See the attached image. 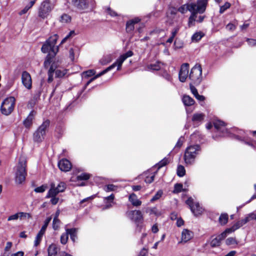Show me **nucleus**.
<instances>
[{
  "instance_id": "16",
  "label": "nucleus",
  "mask_w": 256,
  "mask_h": 256,
  "mask_svg": "<svg viewBox=\"0 0 256 256\" xmlns=\"http://www.w3.org/2000/svg\"><path fill=\"white\" fill-rule=\"evenodd\" d=\"M214 125L218 131L221 133V136H226L227 135L228 132L227 129L225 127L224 122L220 120H217L214 121Z\"/></svg>"
},
{
  "instance_id": "20",
  "label": "nucleus",
  "mask_w": 256,
  "mask_h": 256,
  "mask_svg": "<svg viewBox=\"0 0 256 256\" xmlns=\"http://www.w3.org/2000/svg\"><path fill=\"white\" fill-rule=\"evenodd\" d=\"M193 232L187 229H184L182 232V240L178 243L184 242H186L192 238Z\"/></svg>"
},
{
  "instance_id": "13",
  "label": "nucleus",
  "mask_w": 256,
  "mask_h": 256,
  "mask_svg": "<svg viewBox=\"0 0 256 256\" xmlns=\"http://www.w3.org/2000/svg\"><path fill=\"white\" fill-rule=\"evenodd\" d=\"M127 216L136 224L142 223L143 221V216L140 210H131L126 212Z\"/></svg>"
},
{
  "instance_id": "25",
  "label": "nucleus",
  "mask_w": 256,
  "mask_h": 256,
  "mask_svg": "<svg viewBox=\"0 0 256 256\" xmlns=\"http://www.w3.org/2000/svg\"><path fill=\"white\" fill-rule=\"evenodd\" d=\"M116 66V64H113L110 66L106 68L100 72L99 74H97L96 76H94L93 78H91L88 82L87 84H88L91 82H92L93 80L99 78L100 76H102V75L106 74L108 71L112 70L114 68H115Z\"/></svg>"
},
{
  "instance_id": "42",
  "label": "nucleus",
  "mask_w": 256,
  "mask_h": 256,
  "mask_svg": "<svg viewBox=\"0 0 256 256\" xmlns=\"http://www.w3.org/2000/svg\"><path fill=\"white\" fill-rule=\"evenodd\" d=\"M60 221L58 218H54L52 221V228L54 230H58L60 228Z\"/></svg>"
},
{
  "instance_id": "48",
  "label": "nucleus",
  "mask_w": 256,
  "mask_h": 256,
  "mask_svg": "<svg viewBox=\"0 0 256 256\" xmlns=\"http://www.w3.org/2000/svg\"><path fill=\"white\" fill-rule=\"evenodd\" d=\"M90 174L86 173H82L77 176L78 180H87L90 178Z\"/></svg>"
},
{
  "instance_id": "1",
  "label": "nucleus",
  "mask_w": 256,
  "mask_h": 256,
  "mask_svg": "<svg viewBox=\"0 0 256 256\" xmlns=\"http://www.w3.org/2000/svg\"><path fill=\"white\" fill-rule=\"evenodd\" d=\"M26 160L24 156L20 157L18 163L16 166L15 181L18 184H22L26 180L27 174L26 171Z\"/></svg>"
},
{
  "instance_id": "53",
  "label": "nucleus",
  "mask_w": 256,
  "mask_h": 256,
  "mask_svg": "<svg viewBox=\"0 0 256 256\" xmlns=\"http://www.w3.org/2000/svg\"><path fill=\"white\" fill-rule=\"evenodd\" d=\"M46 198H51L50 202L54 205H56V204H57L59 200V198L56 197V196H48V194H47Z\"/></svg>"
},
{
  "instance_id": "6",
  "label": "nucleus",
  "mask_w": 256,
  "mask_h": 256,
  "mask_svg": "<svg viewBox=\"0 0 256 256\" xmlns=\"http://www.w3.org/2000/svg\"><path fill=\"white\" fill-rule=\"evenodd\" d=\"M189 78L196 85L199 84L202 80V68L200 64H196L191 70Z\"/></svg>"
},
{
  "instance_id": "44",
  "label": "nucleus",
  "mask_w": 256,
  "mask_h": 256,
  "mask_svg": "<svg viewBox=\"0 0 256 256\" xmlns=\"http://www.w3.org/2000/svg\"><path fill=\"white\" fill-rule=\"evenodd\" d=\"M19 218L20 220L26 219V218H32V216L30 213L24 212H18Z\"/></svg>"
},
{
  "instance_id": "8",
  "label": "nucleus",
  "mask_w": 256,
  "mask_h": 256,
  "mask_svg": "<svg viewBox=\"0 0 256 256\" xmlns=\"http://www.w3.org/2000/svg\"><path fill=\"white\" fill-rule=\"evenodd\" d=\"M72 5L80 10H85L94 6V0H72Z\"/></svg>"
},
{
  "instance_id": "49",
  "label": "nucleus",
  "mask_w": 256,
  "mask_h": 256,
  "mask_svg": "<svg viewBox=\"0 0 256 256\" xmlns=\"http://www.w3.org/2000/svg\"><path fill=\"white\" fill-rule=\"evenodd\" d=\"M116 188V186L112 184H110L106 186L104 188V190L106 192H109L114 190Z\"/></svg>"
},
{
  "instance_id": "46",
  "label": "nucleus",
  "mask_w": 256,
  "mask_h": 256,
  "mask_svg": "<svg viewBox=\"0 0 256 256\" xmlns=\"http://www.w3.org/2000/svg\"><path fill=\"white\" fill-rule=\"evenodd\" d=\"M68 232L66 231V233L62 234L60 236V242L62 244H65L68 242Z\"/></svg>"
},
{
  "instance_id": "30",
  "label": "nucleus",
  "mask_w": 256,
  "mask_h": 256,
  "mask_svg": "<svg viewBox=\"0 0 256 256\" xmlns=\"http://www.w3.org/2000/svg\"><path fill=\"white\" fill-rule=\"evenodd\" d=\"M226 244L227 246H231L232 248H234L238 244V242L235 238L230 237L226 240Z\"/></svg>"
},
{
  "instance_id": "50",
  "label": "nucleus",
  "mask_w": 256,
  "mask_h": 256,
  "mask_svg": "<svg viewBox=\"0 0 256 256\" xmlns=\"http://www.w3.org/2000/svg\"><path fill=\"white\" fill-rule=\"evenodd\" d=\"M168 163V160L166 158H164L161 161H160L158 164L157 166H158V169H160V168L165 166Z\"/></svg>"
},
{
  "instance_id": "43",
  "label": "nucleus",
  "mask_w": 256,
  "mask_h": 256,
  "mask_svg": "<svg viewBox=\"0 0 256 256\" xmlns=\"http://www.w3.org/2000/svg\"><path fill=\"white\" fill-rule=\"evenodd\" d=\"M134 24L132 21H128L126 24V30L128 32H131L134 28Z\"/></svg>"
},
{
  "instance_id": "9",
  "label": "nucleus",
  "mask_w": 256,
  "mask_h": 256,
  "mask_svg": "<svg viewBox=\"0 0 256 256\" xmlns=\"http://www.w3.org/2000/svg\"><path fill=\"white\" fill-rule=\"evenodd\" d=\"M66 188L65 182H61L56 186L54 183H52L50 188L48 192V196H56L60 192H64Z\"/></svg>"
},
{
  "instance_id": "51",
  "label": "nucleus",
  "mask_w": 256,
  "mask_h": 256,
  "mask_svg": "<svg viewBox=\"0 0 256 256\" xmlns=\"http://www.w3.org/2000/svg\"><path fill=\"white\" fill-rule=\"evenodd\" d=\"M230 6V4L226 2L224 6H222L220 8V13L222 14Z\"/></svg>"
},
{
  "instance_id": "21",
  "label": "nucleus",
  "mask_w": 256,
  "mask_h": 256,
  "mask_svg": "<svg viewBox=\"0 0 256 256\" xmlns=\"http://www.w3.org/2000/svg\"><path fill=\"white\" fill-rule=\"evenodd\" d=\"M35 114L36 112L34 110L31 111L27 118L24 120L23 124L26 128H30L32 126Z\"/></svg>"
},
{
  "instance_id": "63",
  "label": "nucleus",
  "mask_w": 256,
  "mask_h": 256,
  "mask_svg": "<svg viewBox=\"0 0 256 256\" xmlns=\"http://www.w3.org/2000/svg\"><path fill=\"white\" fill-rule=\"evenodd\" d=\"M84 74H85L86 76L90 77L94 74V70H88L86 72H84Z\"/></svg>"
},
{
  "instance_id": "61",
  "label": "nucleus",
  "mask_w": 256,
  "mask_h": 256,
  "mask_svg": "<svg viewBox=\"0 0 256 256\" xmlns=\"http://www.w3.org/2000/svg\"><path fill=\"white\" fill-rule=\"evenodd\" d=\"M69 54L70 60L73 61L74 60V50L72 48L70 49Z\"/></svg>"
},
{
  "instance_id": "23",
  "label": "nucleus",
  "mask_w": 256,
  "mask_h": 256,
  "mask_svg": "<svg viewBox=\"0 0 256 256\" xmlns=\"http://www.w3.org/2000/svg\"><path fill=\"white\" fill-rule=\"evenodd\" d=\"M194 6L192 4V2L183 4L178 8V11L182 14H185L188 10L192 12H194Z\"/></svg>"
},
{
  "instance_id": "38",
  "label": "nucleus",
  "mask_w": 256,
  "mask_h": 256,
  "mask_svg": "<svg viewBox=\"0 0 256 256\" xmlns=\"http://www.w3.org/2000/svg\"><path fill=\"white\" fill-rule=\"evenodd\" d=\"M219 222L222 225L226 224L228 220V215L226 214H222L219 218Z\"/></svg>"
},
{
  "instance_id": "3",
  "label": "nucleus",
  "mask_w": 256,
  "mask_h": 256,
  "mask_svg": "<svg viewBox=\"0 0 256 256\" xmlns=\"http://www.w3.org/2000/svg\"><path fill=\"white\" fill-rule=\"evenodd\" d=\"M201 151V148L198 144H194L188 146L185 151L184 160L186 164H192L195 158Z\"/></svg>"
},
{
  "instance_id": "57",
  "label": "nucleus",
  "mask_w": 256,
  "mask_h": 256,
  "mask_svg": "<svg viewBox=\"0 0 256 256\" xmlns=\"http://www.w3.org/2000/svg\"><path fill=\"white\" fill-rule=\"evenodd\" d=\"M42 236L37 234L34 240V246H37L40 244L42 240Z\"/></svg>"
},
{
  "instance_id": "24",
  "label": "nucleus",
  "mask_w": 256,
  "mask_h": 256,
  "mask_svg": "<svg viewBox=\"0 0 256 256\" xmlns=\"http://www.w3.org/2000/svg\"><path fill=\"white\" fill-rule=\"evenodd\" d=\"M128 200L134 206H138L142 204V202L138 198L134 193H132L129 196Z\"/></svg>"
},
{
  "instance_id": "19",
  "label": "nucleus",
  "mask_w": 256,
  "mask_h": 256,
  "mask_svg": "<svg viewBox=\"0 0 256 256\" xmlns=\"http://www.w3.org/2000/svg\"><path fill=\"white\" fill-rule=\"evenodd\" d=\"M204 118L205 115L202 113H195L192 116V120L194 126H198L202 122Z\"/></svg>"
},
{
  "instance_id": "56",
  "label": "nucleus",
  "mask_w": 256,
  "mask_h": 256,
  "mask_svg": "<svg viewBox=\"0 0 256 256\" xmlns=\"http://www.w3.org/2000/svg\"><path fill=\"white\" fill-rule=\"evenodd\" d=\"M244 143L252 147V148L256 149V141L250 140V141H244Z\"/></svg>"
},
{
  "instance_id": "27",
  "label": "nucleus",
  "mask_w": 256,
  "mask_h": 256,
  "mask_svg": "<svg viewBox=\"0 0 256 256\" xmlns=\"http://www.w3.org/2000/svg\"><path fill=\"white\" fill-rule=\"evenodd\" d=\"M242 226L243 224H242L241 220H239L234 224L231 228L226 229L225 231L228 234H229L234 232L236 230L238 229Z\"/></svg>"
},
{
  "instance_id": "31",
  "label": "nucleus",
  "mask_w": 256,
  "mask_h": 256,
  "mask_svg": "<svg viewBox=\"0 0 256 256\" xmlns=\"http://www.w3.org/2000/svg\"><path fill=\"white\" fill-rule=\"evenodd\" d=\"M112 60V55L108 54L104 56L102 58L100 59L99 62L102 65H106L111 62Z\"/></svg>"
},
{
  "instance_id": "60",
  "label": "nucleus",
  "mask_w": 256,
  "mask_h": 256,
  "mask_svg": "<svg viewBox=\"0 0 256 256\" xmlns=\"http://www.w3.org/2000/svg\"><path fill=\"white\" fill-rule=\"evenodd\" d=\"M248 43L251 46H256V40L254 39H248Z\"/></svg>"
},
{
  "instance_id": "59",
  "label": "nucleus",
  "mask_w": 256,
  "mask_h": 256,
  "mask_svg": "<svg viewBox=\"0 0 256 256\" xmlns=\"http://www.w3.org/2000/svg\"><path fill=\"white\" fill-rule=\"evenodd\" d=\"M226 28L227 30H229L232 31V30H234L236 29V26L233 24L229 23V24H228L226 25Z\"/></svg>"
},
{
  "instance_id": "36",
  "label": "nucleus",
  "mask_w": 256,
  "mask_h": 256,
  "mask_svg": "<svg viewBox=\"0 0 256 256\" xmlns=\"http://www.w3.org/2000/svg\"><path fill=\"white\" fill-rule=\"evenodd\" d=\"M204 34L201 32L194 33L192 36V42H197L199 41L203 36Z\"/></svg>"
},
{
  "instance_id": "28",
  "label": "nucleus",
  "mask_w": 256,
  "mask_h": 256,
  "mask_svg": "<svg viewBox=\"0 0 256 256\" xmlns=\"http://www.w3.org/2000/svg\"><path fill=\"white\" fill-rule=\"evenodd\" d=\"M198 12L196 11L192 12H191V14L188 18V27H192L194 26L195 24V22H196V18H197V14Z\"/></svg>"
},
{
  "instance_id": "37",
  "label": "nucleus",
  "mask_w": 256,
  "mask_h": 256,
  "mask_svg": "<svg viewBox=\"0 0 256 256\" xmlns=\"http://www.w3.org/2000/svg\"><path fill=\"white\" fill-rule=\"evenodd\" d=\"M54 58V56H52L51 55H47L45 60L44 62V66L46 68H48V67L50 65L52 59Z\"/></svg>"
},
{
  "instance_id": "55",
  "label": "nucleus",
  "mask_w": 256,
  "mask_h": 256,
  "mask_svg": "<svg viewBox=\"0 0 256 256\" xmlns=\"http://www.w3.org/2000/svg\"><path fill=\"white\" fill-rule=\"evenodd\" d=\"M19 218L18 212H17L14 214L11 215L8 218V221L16 220Z\"/></svg>"
},
{
  "instance_id": "52",
  "label": "nucleus",
  "mask_w": 256,
  "mask_h": 256,
  "mask_svg": "<svg viewBox=\"0 0 256 256\" xmlns=\"http://www.w3.org/2000/svg\"><path fill=\"white\" fill-rule=\"evenodd\" d=\"M51 220H52V217L51 216L47 218L45 220L44 222V225L42 226V228H41L46 230V228H47L49 223L51 221Z\"/></svg>"
},
{
  "instance_id": "11",
  "label": "nucleus",
  "mask_w": 256,
  "mask_h": 256,
  "mask_svg": "<svg viewBox=\"0 0 256 256\" xmlns=\"http://www.w3.org/2000/svg\"><path fill=\"white\" fill-rule=\"evenodd\" d=\"M228 235V234L224 230L215 237L214 236H212L209 241L210 246L212 248L220 246L221 245L222 240H223Z\"/></svg>"
},
{
  "instance_id": "58",
  "label": "nucleus",
  "mask_w": 256,
  "mask_h": 256,
  "mask_svg": "<svg viewBox=\"0 0 256 256\" xmlns=\"http://www.w3.org/2000/svg\"><path fill=\"white\" fill-rule=\"evenodd\" d=\"M155 174H152L150 176H146L145 178V182L147 184H150L154 180Z\"/></svg>"
},
{
  "instance_id": "14",
  "label": "nucleus",
  "mask_w": 256,
  "mask_h": 256,
  "mask_svg": "<svg viewBox=\"0 0 256 256\" xmlns=\"http://www.w3.org/2000/svg\"><path fill=\"white\" fill-rule=\"evenodd\" d=\"M189 70V64L188 63L183 64L179 72V80L181 82H186L187 78L188 77Z\"/></svg>"
},
{
  "instance_id": "41",
  "label": "nucleus",
  "mask_w": 256,
  "mask_h": 256,
  "mask_svg": "<svg viewBox=\"0 0 256 256\" xmlns=\"http://www.w3.org/2000/svg\"><path fill=\"white\" fill-rule=\"evenodd\" d=\"M60 21L63 23H68L71 21V17L67 14H63L60 18Z\"/></svg>"
},
{
  "instance_id": "47",
  "label": "nucleus",
  "mask_w": 256,
  "mask_h": 256,
  "mask_svg": "<svg viewBox=\"0 0 256 256\" xmlns=\"http://www.w3.org/2000/svg\"><path fill=\"white\" fill-rule=\"evenodd\" d=\"M162 190H158V192H157L155 194V195L151 199L150 202H154L158 200L162 196Z\"/></svg>"
},
{
  "instance_id": "62",
  "label": "nucleus",
  "mask_w": 256,
  "mask_h": 256,
  "mask_svg": "<svg viewBox=\"0 0 256 256\" xmlns=\"http://www.w3.org/2000/svg\"><path fill=\"white\" fill-rule=\"evenodd\" d=\"M190 89L191 92L194 95V96H195L198 94L196 88L194 86H192L191 84H190Z\"/></svg>"
},
{
  "instance_id": "10",
  "label": "nucleus",
  "mask_w": 256,
  "mask_h": 256,
  "mask_svg": "<svg viewBox=\"0 0 256 256\" xmlns=\"http://www.w3.org/2000/svg\"><path fill=\"white\" fill-rule=\"evenodd\" d=\"M186 204L189 206L194 216H197L202 213L204 208L200 206L198 202H194L192 197H190L186 200Z\"/></svg>"
},
{
  "instance_id": "45",
  "label": "nucleus",
  "mask_w": 256,
  "mask_h": 256,
  "mask_svg": "<svg viewBox=\"0 0 256 256\" xmlns=\"http://www.w3.org/2000/svg\"><path fill=\"white\" fill-rule=\"evenodd\" d=\"M182 191V184H175L173 192L177 194L181 192Z\"/></svg>"
},
{
  "instance_id": "54",
  "label": "nucleus",
  "mask_w": 256,
  "mask_h": 256,
  "mask_svg": "<svg viewBox=\"0 0 256 256\" xmlns=\"http://www.w3.org/2000/svg\"><path fill=\"white\" fill-rule=\"evenodd\" d=\"M46 186H44V185H42V186H40L36 188L34 190V191L36 192H37V193H38V192L42 193V192H44L46 190Z\"/></svg>"
},
{
  "instance_id": "5",
  "label": "nucleus",
  "mask_w": 256,
  "mask_h": 256,
  "mask_svg": "<svg viewBox=\"0 0 256 256\" xmlns=\"http://www.w3.org/2000/svg\"><path fill=\"white\" fill-rule=\"evenodd\" d=\"M15 104L16 98L14 96H10L5 98L0 106L2 114L5 116L10 115L13 112Z\"/></svg>"
},
{
  "instance_id": "40",
  "label": "nucleus",
  "mask_w": 256,
  "mask_h": 256,
  "mask_svg": "<svg viewBox=\"0 0 256 256\" xmlns=\"http://www.w3.org/2000/svg\"><path fill=\"white\" fill-rule=\"evenodd\" d=\"M34 5V1H30V3L26 5L24 8L20 12V14L22 15L26 14L33 6Z\"/></svg>"
},
{
  "instance_id": "29",
  "label": "nucleus",
  "mask_w": 256,
  "mask_h": 256,
  "mask_svg": "<svg viewBox=\"0 0 256 256\" xmlns=\"http://www.w3.org/2000/svg\"><path fill=\"white\" fill-rule=\"evenodd\" d=\"M182 101L186 106H191L194 104L195 102L192 98L187 95L183 96Z\"/></svg>"
},
{
  "instance_id": "17",
  "label": "nucleus",
  "mask_w": 256,
  "mask_h": 256,
  "mask_svg": "<svg viewBox=\"0 0 256 256\" xmlns=\"http://www.w3.org/2000/svg\"><path fill=\"white\" fill-rule=\"evenodd\" d=\"M58 166L62 171L66 172L70 170L72 164L68 160L63 158L58 162Z\"/></svg>"
},
{
  "instance_id": "4",
  "label": "nucleus",
  "mask_w": 256,
  "mask_h": 256,
  "mask_svg": "<svg viewBox=\"0 0 256 256\" xmlns=\"http://www.w3.org/2000/svg\"><path fill=\"white\" fill-rule=\"evenodd\" d=\"M50 121L48 120H44L38 128L33 134L34 140L36 142H42L44 138L46 132L48 128Z\"/></svg>"
},
{
  "instance_id": "33",
  "label": "nucleus",
  "mask_w": 256,
  "mask_h": 256,
  "mask_svg": "<svg viewBox=\"0 0 256 256\" xmlns=\"http://www.w3.org/2000/svg\"><path fill=\"white\" fill-rule=\"evenodd\" d=\"M55 65L51 64L50 69L48 71V82L49 83H50L53 80V76L54 73V72Z\"/></svg>"
},
{
  "instance_id": "39",
  "label": "nucleus",
  "mask_w": 256,
  "mask_h": 256,
  "mask_svg": "<svg viewBox=\"0 0 256 256\" xmlns=\"http://www.w3.org/2000/svg\"><path fill=\"white\" fill-rule=\"evenodd\" d=\"M186 174V170L184 166L179 165L177 168V174L180 177H182Z\"/></svg>"
},
{
  "instance_id": "18",
  "label": "nucleus",
  "mask_w": 256,
  "mask_h": 256,
  "mask_svg": "<svg viewBox=\"0 0 256 256\" xmlns=\"http://www.w3.org/2000/svg\"><path fill=\"white\" fill-rule=\"evenodd\" d=\"M133 55V52L131 50L127 52L124 54L120 56V58L116 60L114 64H116L117 70H119L121 68L122 65L124 62L129 57L132 56Z\"/></svg>"
},
{
  "instance_id": "34",
  "label": "nucleus",
  "mask_w": 256,
  "mask_h": 256,
  "mask_svg": "<svg viewBox=\"0 0 256 256\" xmlns=\"http://www.w3.org/2000/svg\"><path fill=\"white\" fill-rule=\"evenodd\" d=\"M184 138L182 136H180L178 141L177 142L176 144L175 145V146L173 150V151L174 152H177L180 148H181V146H182L184 142Z\"/></svg>"
},
{
  "instance_id": "2",
  "label": "nucleus",
  "mask_w": 256,
  "mask_h": 256,
  "mask_svg": "<svg viewBox=\"0 0 256 256\" xmlns=\"http://www.w3.org/2000/svg\"><path fill=\"white\" fill-rule=\"evenodd\" d=\"M58 36L54 34L51 36L43 44L41 50L43 53L48 54L47 55H51L52 56H55L58 51V47L56 46Z\"/></svg>"
},
{
  "instance_id": "64",
  "label": "nucleus",
  "mask_w": 256,
  "mask_h": 256,
  "mask_svg": "<svg viewBox=\"0 0 256 256\" xmlns=\"http://www.w3.org/2000/svg\"><path fill=\"white\" fill-rule=\"evenodd\" d=\"M114 194H112L110 196H106V197H105L104 198V200H107L110 202H113V200H114Z\"/></svg>"
},
{
  "instance_id": "26",
  "label": "nucleus",
  "mask_w": 256,
  "mask_h": 256,
  "mask_svg": "<svg viewBox=\"0 0 256 256\" xmlns=\"http://www.w3.org/2000/svg\"><path fill=\"white\" fill-rule=\"evenodd\" d=\"M48 256H57L58 248L56 244H51L48 248Z\"/></svg>"
},
{
  "instance_id": "22",
  "label": "nucleus",
  "mask_w": 256,
  "mask_h": 256,
  "mask_svg": "<svg viewBox=\"0 0 256 256\" xmlns=\"http://www.w3.org/2000/svg\"><path fill=\"white\" fill-rule=\"evenodd\" d=\"M52 64L55 65L54 72L55 76L57 78H61L64 76L67 73V70L63 68L58 67L57 64L53 62Z\"/></svg>"
},
{
  "instance_id": "32",
  "label": "nucleus",
  "mask_w": 256,
  "mask_h": 256,
  "mask_svg": "<svg viewBox=\"0 0 256 256\" xmlns=\"http://www.w3.org/2000/svg\"><path fill=\"white\" fill-rule=\"evenodd\" d=\"M66 231L68 234H70L71 240L74 242L76 238L77 229L76 228H68Z\"/></svg>"
},
{
  "instance_id": "12",
  "label": "nucleus",
  "mask_w": 256,
  "mask_h": 256,
  "mask_svg": "<svg viewBox=\"0 0 256 256\" xmlns=\"http://www.w3.org/2000/svg\"><path fill=\"white\" fill-rule=\"evenodd\" d=\"M192 4L194 6V11L202 14L206 11L208 4V0H197L196 2H192Z\"/></svg>"
},
{
  "instance_id": "7",
  "label": "nucleus",
  "mask_w": 256,
  "mask_h": 256,
  "mask_svg": "<svg viewBox=\"0 0 256 256\" xmlns=\"http://www.w3.org/2000/svg\"><path fill=\"white\" fill-rule=\"evenodd\" d=\"M53 9V6L49 0L42 2L38 9V16L44 19L48 17L50 12Z\"/></svg>"
},
{
  "instance_id": "15",
  "label": "nucleus",
  "mask_w": 256,
  "mask_h": 256,
  "mask_svg": "<svg viewBox=\"0 0 256 256\" xmlns=\"http://www.w3.org/2000/svg\"><path fill=\"white\" fill-rule=\"evenodd\" d=\"M22 81L24 86L28 90L32 87V80L30 74L26 71H24L22 74Z\"/></svg>"
},
{
  "instance_id": "35",
  "label": "nucleus",
  "mask_w": 256,
  "mask_h": 256,
  "mask_svg": "<svg viewBox=\"0 0 256 256\" xmlns=\"http://www.w3.org/2000/svg\"><path fill=\"white\" fill-rule=\"evenodd\" d=\"M162 64L160 62H157L154 64H152L148 66V69L153 70H158L161 68Z\"/></svg>"
}]
</instances>
